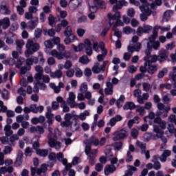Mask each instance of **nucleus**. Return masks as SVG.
<instances>
[{"label":"nucleus","instance_id":"obj_1","mask_svg":"<svg viewBox=\"0 0 176 176\" xmlns=\"http://www.w3.org/2000/svg\"><path fill=\"white\" fill-rule=\"evenodd\" d=\"M48 131L50 132V133L47 135L48 144L50 148H54L56 151H60L62 146L61 142L57 141L54 138H57V137H60V135H61L60 131L58 129H55L54 134L53 135V129H52V127L48 128Z\"/></svg>","mask_w":176,"mask_h":176},{"label":"nucleus","instance_id":"obj_2","mask_svg":"<svg viewBox=\"0 0 176 176\" xmlns=\"http://www.w3.org/2000/svg\"><path fill=\"white\" fill-rule=\"evenodd\" d=\"M57 50H52L50 54L52 57H55L57 60H64V58H71V53L65 51V46L63 44H58L56 47Z\"/></svg>","mask_w":176,"mask_h":176},{"label":"nucleus","instance_id":"obj_3","mask_svg":"<svg viewBox=\"0 0 176 176\" xmlns=\"http://www.w3.org/2000/svg\"><path fill=\"white\" fill-rule=\"evenodd\" d=\"M25 47L27 50L25 51V56L28 58L31 54H34L39 50V44L32 39H28Z\"/></svg>","mask_w":176,"mask_h":176},{"label":"nucleus","instance_id":"obj_4","mask_svg":"<svg viewBox=\"0 0 176 176\" xmlns=\"http://www.w3.org/2000/svg\"><path fill=\"white\" fill-rule=\"evenodd\" d=\"M34 79L36 82V85L42 90H45L47 87L45 83L50 82V77L48 75L35 74Z\"/></svg>","mask_w":176,"mask_h":176},{"label":"nucleus","instance_id":"obj_5","mask_svg":"<svg viewBox=\"0 0 176 176\" xmlns=\"http://www.w3.org/2000/svg\"><path fill=\"white\" fill-rule=\"evenodd\" d=\"M157 118H161V119H166V118H168V112H170L171 109L170 106H166L163 103H158L157 104Z\"/></svg>","mask_w":176,"mask_h":176},{"label":"nucleus","instance_id":"obj_6","mask_svg":"<svg viewBox=\"0 0 176 176\" xmlns=\"http://www.w3.org/2000/svg\"><path fill=\"white\" fill-rule=\"evenodd\" d=\"M87 145H94V146H104L107 144V138L102 137L98 140L97 137L93 135L85 141Z\"/></svg>","mask_w":176,"mask_h":176},{"label":"nucleus","instance_id":"obj_7","mask_svg":"<svg viewBox=\"0 0 176 176\" xmlns=\"http://www.w3.org/2000/svg\"><path fill=\"white\" fill-rule=\"evenodd\" d=\"M153 122L157 125H153L154 133H157V131H164L167 127V122L160 117H156Z\"/></svg>","mask_w":176,"mask_h":176},{"label":"nucleus","instance_id":"obj_8","mask_svg":"<svg viewBox=\"0 0 176 176\" xmlns=\"http://www.w3.org/2000/svg\"><path fill=\"white\" fill-rule=\"evenodd\" d=\"M156 38H157V32L153 31V34L149 38V41L147 42L148 50L145 51L146 56L144 58V60L146 62L149 61V59L151 58V49H152V45H151V43H152V42H153Z\"/></svg>","mask_w":176,"mask_h":176},{"label":"nucleus","instance_id":"obj_9","mask_svg":"<svg viewBox=\"0 0 176 176\" xmlns=\"http://www.w3.org/2000/svg\"><path fill=\"white\" fill-rule=\"evenodd\" d=\"M152 9H156V6L155 3H146L140 6V10L142 13L146 14V16H151L152 14Z\"/></svg>","mask_w":176,"mask_h":176},{"label":"nucleus","instance_id":"obj_10","mask_svg":"<svg viewBox=\"0 0 176 176\" xmlns=\"http://www.w3.org/2000/svg\"><path fill=\"white\" fill-rule=\"evenodd\" d=\"M113 141H120V140H124L129 134L127 131L124 130L117 131L113 133Z\"/></svg>","mask_w":176,"mask_h":176},{"label":"nucleus","instance_id":"obj_11","mask_svg":"<svg viewBox=\"0 0 176 176\" xmlns=\"http://www.w3.org/2000/svg\"><path fill=\"white\" fill-rule=\"evenodd\" d=\"M85 152L87 156H89V159H96V156L97 155V149H93L91 150V145L92 144H85Z\"/></svg>","mask_w":176,"mask_h":176},{"label":"nucleus","instance_id":"obj_12","mask_svg":"<svg viewBox=\"0 0 176 176\" xmlns=\"http://www.w3.org/2000/svg\"><path fill=\"white\" fill-rule=\"evenodd\" d=\"M75 100H76V95H75L74 92H69L66 100V104L69 105L70 108H75V107H76V102Z\"/></svg>","mask_w":176,"mask_h":176},{"label":"nucleus","instance_id":"obj_13","mask_svg":"<svg viewBox=\"0 0 176 176\" xmlns=\"http://www.w3.org/2000/svg\"><path fill=\"white\" fill-rule=\"evenodd\" d=\"M152 31V26L149 25H144V28L142 27H139L136 31L137 34L139 36H141L142 34H149Z\"/></svg>","mask_w":176,"mask_h":176},{"label":"nucleus","instance_id":"obj_14","mask_svg":"<svg viewBox=\"0 0 176 176\" xmlns=\"http://www.w3.org/2000/svg\"><path fill=\"white\" fill-rule=\"evenodd\" d=\"M151 62L149 60L145 62V66L147 67V72L151 74V75H153L156 71H157V66L151 65Z\"/></svg>","mask_w":176,"mask_h":176},{"label":"nucleus","instance_id":"obj_15","mask_svg":"<svg viewBox=\"0 0 176 176\" xmlns=\"http://www.w3.org/2000/svg\"><path fill=\"white\" fill-rule=\"evenodd\" d=\"M80 3H82V0H70L69 1V8L70 10H76Z\"/></svg>","mask_w":176,"mask_h":176},{"label":"nucleus","instance_id":"obj_16","mask_svg":"<svg viewBox=\"0 0 176 176\" xmlns=\"http://www.w3.org/2000/svg\"><path fill=\"white\" fill-rule=\"evenodd\" d=\"M39 21V19L38 16H34L30 21L28 23V28L29 30H35L38 26V23Z\"/></svg>","mask_w":176,"mask_h":176},{"label":"nucleus","instance_id":"obj_17","mask_svg":"<svg viewBox=\"0 0 176 176\" xmlns=\"http://www.w3.org/2000/svg\"><path fill=\"white\" fill-rule=\"evenodd\" d=\"M1 27L3 30H8L10 27V19L9 17H5L3 19H0V28Z\"/></svg>","mask_w":176,"mask_h":176},{"label":"nucleus","instance_id":"obj_18","mask_svg":"<svg viewBox=\"0 0 176 176\" xmlns=\"http://www.w3.org/2000/svg\"><path fill=\"white\" fill-rule=\"evenodd\" d=\"M0 10L1 12V14H3V16H10L12 14V10H10V8L6 5H1Z\"/></svg>","mask_w":176,"mask_h":176},{"label":"nucleus","instance_id":"obj_19","mask_svg":"<svg viewBox=\"0 0 176 176\" xmlns=\"http://www.w3.org/2000/svg\"><path fill=\"white\" fill-rule=\"evenodd\" d=\"M116 171V167L114 165H106L104 169V175L113 174Z\"/></svg>","mask_w":176,"mask_h":176},{"label":"nucleus","instance_id":"obj_20","mask_svg":"<svg viewBox=\"0 0 176 176\" xmlns=\"http://www.w3.org/2000/svg\"><path fill=\"white\" fill-rule=\"evenodd\" d=\"M171 156V151L170 150H164L161 156H159L160 162L162 163H164L167 162V157Z\"/></svg>","mask_w":176,"mask_h":176},{"label":"nucleus","instance_id":"obj_21","mask_svg":"<svg viewBox=\"0 0 176 176\" xmlns=\"http://www.w3.org/2000/svg\"><path fill=\"white\" fill-rule=\"evenodd\" d=\"M106 86L107 87L104 89L106 96H112L113 94V85L111 82H107Z\"/></svg>","mask_w":176,"mask_h":176},{"label":"nucleus","instance_id":"obj_22","mask_svg":"<svg viewBox=\"0 0 176 176\" xmlns=\"http://www.w3.org/2000/svg\"><path fill=\"white\" fill-rule=\"evenodd\" d=\"M122 119H123V117H122V116L117 115L114 118H112L107 124L108 126H111V127H113V126L116 124L117 122H120Z\"/></svg>","mask_w":176,"mask_h":176},{"label":"nucleus","instance_id":"obj_23","mask_svg":"<svg viewBox=\"0 0 176 176\" xmlns=\"http://www.w3.org/2000/svg\"><path fill=\"white\" fill-rule=\"evenodd\" d=\"M23 156H24L23 151H19L18 155L14 163L15 167H19V166H21V164H23Z\"/></svg>","mask_w":176,"mask_h":176},{"label":"nucleus","instance_id":"obj_24","mask_svg":"<svg viewBox=\"0 0 176 176\" xmlns=\"http://www.w3.org/2000/svg\"><path fill=\"white\" fill-rule=\"evenodd\" d=\"M115 16H116V23L114 24L113 27H123L124 25V23L120 20V12L116 11L115 12Z\"/></svg>","mask_w":176,"mask_h":176},{"label":"nucleus","instance_id":"obj_25","mask_svg":"<svg viewBox=\"0 0 176 176\" xmlns=\"http://www.w3.org/2000/svg\"><path fill=\"white\" fill-rule=\"evenodd\" d=\"M159 155H154L153 157V163H154L153 164V168L154 170H160V168H162V164L159 162Z\"/></svg>","mask_w":176,"mask_h":176},{"label":"nucleus","instance_id":"obj_26","mask_svg":"<svg viewBox=\"0 0 176 176\" xmlns=\"http://www.w3.org/2000/svg\"><path fill=\"white\" fill-rule=\"evenodd\" d=\"M25 63L28 67H31L34 64H38V58H36V56H32L31 58L28 57L25 60Z\"/></svg>","mask_w":176,"mask_h":176},{"label":"nucleus","instance_id":"obj_27","mask_svg":"<svg viewBox=\"0 0 176 176\" xmlns=\"http://www.w3.org/2000/svg\"><path fill=\"white\" fill-rule=\"evenodd\" d=\"M122 108L124 111H129V109L130 111H133V109H135V108H137V106L133 102H126Z\"/></svg>","mask_w":176,"mask_h":176},{"label":"nucleus","instance_id":"obj_28","mask_svg":"<svg viewBox=\"0 0 176 176\" xmlns=\"http://www.w3.org/2000/svg\"><path fill=\"white\" fill-rule=\"evenodd\" d=\"M72 116H75V115H72V113H66L65 115V122H63L62 124L65 126L66 127H68L69 124H71V120L72 119Z\"/></svg>","mask_w":176,"mask_h":176},{"label":"nucleus","instance_id":"obj_29","mask_svg":"<svg viewBox=\"0 0 176 176\" xmlns=\"http://www.w3.org/2000/svg\"><path fill=\"white\" fill-rule=\"evenodd\" d=\"M66 37L64 39V43L66 45H69L70 43H74L75 41H76V36L74 34H72V36L67 35L65 36Z\"/></svg>","mask_w":176,"mask_h":176},{"label":"nucleus","instance_id":"obj_30","mask_svg":"<svg viewBox=\"0 0 176 176\" xmlns=\"http://www.w3.org/2000/svg\"><path fill=\"white\" fill-rule=\"evenodd\" d=\"M88 5L90 13H96L98 10V7L97 6L98 5V3H92V1H88Z\"/></svg>","mask_w":176,"mask_h":176},{"label":"nucleus","instance_id":"obj_31","mask_svg":"<svg viewBox=\"0 0 176 176\" xmlns=\"http://www.w3.org/2000/svg\"><path fill=\"white\" fill-rule=\"evenodd\" d=\"M76 118L80 119V120H86L87 116H90V111L89 110H85L84 112L81 113L80 115H74Z\"/></svg>","mask_w":176,"mask_h":176},{"label":"nucleus","instance_id":"obj_32","mask_svg":"<svg viewBox=\"0 0 176 176\" xmlns=\"http://www.w3.org/2000/svg\"><path fill=\"white\" fill-rule=\"evenodd\" d=\"M157 133L155 134V137L157 138H160L161 141L164 142V144H167V138L164 137V131H157Z\"/></svg>","mask_w":176,"mask_h":176},{"label":"nucleus","instance_id":"obj_33","mask_svg":"<svg viewBox=\"0 0 176 176\" xmlns=\"http://www.w3.org/2000/svg\"><path fill=\"white\" fill-rule=\"evenodd\" d=\"M56 160H58V162H60V163H63L64 166L67 165V163H68V160H67L66 158L64 157V154L63 153H58L56 155Z\"/></svg>","mask_w":176,"mask_h":176},{"label":"nucleus","instance_id":"obj_34","mask_svg":"<svg viewBox=\"0 0 176 176\" xmlns=\"http://www.w3.org/2000/svg\"><path fill=\"white\" fill-rule=\"evenodd\" d=\"M149 98V94L148 93H144L142 96L139 97V98L137 100V102L139 104H144L145 101H148V99Z\"/></svg>","mask_w":176,"mask_h":176},{"label":"nucleus","instance_id":"obj_35","mask_svg":"<svg viewBox=\"0 0 176 176\" xmlns=\"http://www.w3.org/2000/svg\"><path fill=\"white\" fill-rule=\"evenodd\" d=\"M120 5H116L113 7V10L117 12L118 9H122V6H127V1L125 0H120Z\"/></svg>","mask_w":176,"mask_h":176},{"label":"nucleus","instance_id":"obj_36","mask_svg":"<svg viewBox=\"0 0 176 176\" xmlns=\"http://www.w3.org/2000/svg\"><path fill=\"white\" fill-rule=\"evenodd\" d=\"M36 155L41 157H46L49 155V150L47 149H37L36 152Z\"/></svg>","mask_w":176,"mask_h":176},{"label":"nucleus","instance_id":"obj_37","mask_svg":"<svg viewBox=\"0 0 176 176\" xmlns=\"http://www.w3.org/2000/svg\"><path fill=\"white\" fill-rule=\"evenodd\" d=\"M30 119V116L28 114L24 115H19L16 116V120L17 123H23V122H25L24 120H28Z\"/></svg>","mask_w":176,"mask_h":176},{"label":"nucleus","instance_id":"obj_38","mask_svg":"<svg viewBox=\"0 0 176 176\" xmlns=\"http://www.w3.org/2000/svg\"><path fill=\"white\" fill-rule=\"evenodd\" d=\"M4 131L6 137H10V135H13V131L12 130V126L9 124H6L4 126Z\"/></svg>","mask_w":176,"mask_h":176},{"label":"nucleus","instance_id":"obj_39","mask_svg":"<svg viewBox=\"0 0 176 176\" xmlns=\"http://www.w3.org/2000/svg\"><path fill=\"white\" fill-rule=\"evenodd\" d=\"M92 72L93 74H100L102 72V68L100 67V63H96L92 67Z\"/></svg>","mask_w":176,"mask_h":176},{"label":"nucleus","instance_id":"obj_40","mask_svg":"<svg viewBox=\"0 0 176 176\" xmlns=\"http://www.w3.org/2000/svg\"><path fill=\"white\" fill-rule=\"evenodd\" d=\"M50 76L54 79L56 78H57L58 79H60V78H63V72L61 70H56L55 72H52L51 73Z\"/></svg>","mask_w":176,"mask_h":176},{"label":"nucleus","instance_id":"obj_41","mask_svg":"<svg viewBox=\"0 0 176 176\" xmlns=\"http://www.w3.org/2000/svg\"><path fill=\"white\" fill-rule=\"evenodd\" d=\"M15 44L16 46V50L21 53V49H23V46H24L25 43L23 40H16Z\"/></svg>","mask_w":176,"mask_h":176},{"label":"nucleus","instance_id":"obj_42","mask_svg":"<svg viewBox=\"0 0 176 176\" xmlns=\"http://www.w3.org/2000/svg\"><path fill=\"white\" fill-rule=\"evenodd\" d=\"M108 20H109V23L111 27V25H113V24H116V16L114 14H112L111 13L108 14Z\"/></svg>","mask_w":176,"mask_h":176},{"label":"nucleus","instance_id":"obj_43","mask_svg":"<svg viewBox=\"0 0 176 176\" xmlns=\"http://www.w3.org/2000/svg\"><path fill=\"white\" fill-rule=\"evenodd\" d=\"M13 171V166H3L0 168V174H6V173H12Z\"/></svg>","mask_w":176,"mask_h":176},{"label":"nucleus","instance_id":"obj_44","mask_svg":"<svg viewBox=\"0 0 176 176\" xmlns=\"http://www.w3.org/2000/svg\"><path fill=\"white\" fill-rule=\"evenodd\" d=\"M10 141V146H14V142L19 141V135L17 134H14L10 138H8Z\"/></svg>","mask_w":176,"mask_h":176},{"label":"nucleus","instance_id":"obj_45","mask_svg":"<svg viewBox=\"0 0 176 176\" xmlns=\"http://www.w3.org/2000/svg\"><path fill=\"white\" fill-rule=\"evenodd\" d=\"M45 118L47 119H54V115L52 113V107H50V106L47 107Z\"/></svg>","mask_w":176,"mask_h":176},{"label":"nucleus","instance_id":"obj_46","mask_svg":"<svg viewBox=\"0 0 176 176\" xmlns=\"http://www.w3.org/2000/svg\"><path fill=\"white\" fill-rule=\"evenodd\" d=\"M49 86L50 87H51V89H54V93H56V94H58V93L61 91V89L60 88V87L56 86V84L54 82L50 83Z\"/></svg>","mask_w":176,"mask_h":176},{"label":"nucleus","instance_id":"obj_47","mask_svg":"<svg viewBox=\"0 0 176 176\" xmlns=\"http://www.w3.org/2000/svg\"><path fill=\"white\" fill-rule=\"evenodd\" d=\"M124 100H126V97L121 95L116 103L118 108H120L122 107V104L124 102Z\"/></svg>","mask_w":176,"mask_h":176},{"label":"nucleus","instance_id":"obj_48","mask_svg":"<svg viewBox=\"0 0 176 176\" xmlns=\"http://www.w3.org/2000/svg\"><path fill=\"white\" fill-rule=\"evenodd\" d=\"M171 16H173V10H167L164 12V20L165 21H168L171 17Z\"/></svg>","mask_w":176,"mask_h":176},{"label":"nucleus","instance_id":"obj_49","mask_svg":"<svg viewBox=\"0 0 176 176\" xmlns=\"http://www.w3.org/2000/svg\"><path fill=\"white\" fill-rule=\"evenodd\" d=\"M65 36L68 35H74V32H72V28L71 26H67L63 32Z\"/></svg>","mask_w":176,"mask_h":176},{"label":"nucleus","instance_id":"obj_50","mask_svg":"<svg viewBox=\"0 0 176 176\" xmlns=\"http://www.w3.org/2000/svg\"><path fill=\"white\" fill-rule=\"evenodd\" d=\"M115 151H121L123 149V142H117L113 144Z\"/></svg>","mask_w":176,"mask_h":176},{"label":"nucleus","instance_id":"obj_51","mask_svg":"<svg viewBox=\"0 0 176 176\" xmlns=\"http://www.w3.org/2000/svg\"><path fill=\"white\" fill-rule=\"evenodd\" d=\"M112 30L114 31V36H117L118 39L122 38V31L119 30V29L116 28V26H113L112 28Z\"/></svg>","mask_w":176,"mask_h":176},{"label":"nucleus","instance_id":"obj_52","mask_svg":"<svg viewBox=\"0 0 176 176\" xmlns=\"http://www.w3.org/2000/svg\"><path fill=\"white\" fill-rule=\"evenodd\" d=\"M34 70L36 71V72H37L36 74V75H42L43 74V67H42L41 65H37L34 67Z\"/></svg>","mask_w":176,"mask_h":176},{"label":"nucleus","instance_id":"obj_53","mask_svg":"<svg viewBox=\"0 0 176 176\" xmlns=\"http://www.w3.org/2000/svg\"><path fill=\"white\" fill-rule=\"evenodd\" d=\"M79 63H81V64H89L90 60L87 56L84 55L79 58Z\"/></svg>","mask_w":176,"mask_h":176},{"label":"nucleus","instance_id":"obj_54","mask_svg":"<svg viewBox=\"0 0 176 176\" xmlns=\"http://www.w3.org/2000/svg\"><path fill=\"white\" fill-rule=\"evenodd\" d=\"M136 146H138V148H140L141 149V152L146 149V144L140 141L136 142Z\"/></svg>","mask_w":176,"mask_h":176},{"label":"nucleus","instance_id":"obj_55","mask_svg":"<svg viewBox=\"0 0 176 176\" xmlns=\"http://www.w3.org/2000/svg\"><path fill=\"white\" fill-rule=\"evenodd\" d=\"M75 70V76L76 78H82L83 76V72H82V69L80 68L76 67H74Z\"/></svg>","mask_w":176,"mask_h":176},{"label":"nucleus","instance_id":"obj_56","mask_svg":"<svg viewBox=\"0 0 176 176\" xmlns=\"http://www.w3.org/2000/svg\"><path fill=\"white\" fill-rule=\"evenodd\" d=\"M144 139L146 141H149L150 140H156V136L153 133H145L144 135Z\"/></svg>","mask_w":176,"mask_h":176},{"label":"nucleus","instance_id":"obj_57","mask_svg":"<svg viewBox=\"0 0 176 176\" xmlns=\"http://www.w3.org/2000/svg\"><path fill=\"white\" fill-rule=\"evenodd\" d=\"M37 58V63H41L42 65L45 64V57H43V54L42 52H38Z\"/></svg>","mask_w":176,"mask_h":176},{"label":"nucleus","instance_id":"obj_58","mask_svg":"<svg viewBox=\"0 0 176 176\" xmlns=\"http://www.w3.org/2000/svg\"><path fill=\"white\" fill-rule=\"evenodd\" d=\"M158 61L160 63H163V61H166L167 60V54L166 53H161L158 56Z\"/></svg>","mask_w":176,"mask_h":176},{"label":"nucleus","instance_id":"obj_59","mask_svg":"<svg viewBox=\"0 0 176 176\" xmlns=\"http://www.w3.org/2000/svg\"><path fill=\"white\" fill-rule=\"evenodd\" d=\"M162 101L164 104H168L169 102H171V96L169 94H167L166 95H164L162 98Z\"/></svg>","mask_w":176,"mask_h":176},{"label":"nucleus","instance_id":"obj_60","mask_svg":"<svg viewBox=\"0 0 176 176\" xmlns=\"http://www.w3.org/2000/svg\"><path fill=\"white\" fill-rule=\"evenodd\" d=\"M88 87H87V83L83 82L80 85V91L82 94H85L87 91Z\"/></svg>","mask_w":176,"mask_h":176},{"label":"nucleus","instance_id":"obj_61","mask_svg":"<svg viewBox=\"0 0 176 176\" xmlns=\"http://www.w3.org/2000/svg\"><path fill=\"white\" fill-rule=\"evenodd\" d=\"M1 97L3 100H8L9 98V91L6 90V89H3L2 91H1Z\"/></svg>","mask_w":176,"mask_h":176},{"label":"nucleus","instance_id":"obj_62","mask_svg":"<svg viewBox=\"0 0 176 176\" xmlns=\"http://www.w3.org/2000/svg\"><path fill=\"white\" fill-rule=\"evenodd\" d=\"M31 69V67H21L20 69L21 75H25L28 71Z\"/></svg>","mask_w":176,"mask_h":176},{"label":"nucleus","instance_id":"obj_63","mask_svg":"<svg viewBox=\"0 0 176 176\" xmlns=\"http://www.w3.org/2000/svg\"><path fill=\"white\" fill-rule=\"evenodd\" d=\"M17 93L21 96V97H25V96H27V91H25L23 87L19 88L17 90Z\"/></svg>","mask_w":176,"mask_h":176},{"label":"nucleus","instance_id":"obj_64","mask_svg":"<svg viewBox=\"0 0 176 176\" xmlns=\"http://www.w3.org/2000/svg\"><path fill=\"white\" fill-rule=\"evenodd\" d=\"M32 152H34V151L32 150V148L27 147L25 149V156H32Z\"/></svg>","mask_w":176,"mask_h":176}]
</instances>
